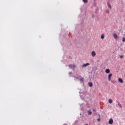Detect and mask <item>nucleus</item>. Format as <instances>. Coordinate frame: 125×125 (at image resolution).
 <instances>
[{
    "label": "nucleus",
    "instance_id": "9b49d317",
    "mask_svg": "<svg viewBox=\"0 0 125 125\" xmlns=\"http://www.w3.org/2000/svg\"><path fill=\"white\" fill-rule=\"evenodd\" d=\"M88 115H92V112H91V110L90 109L88 111Z\"/></svg>",
    "mask_w": 125,
    "mask_h": 125
},
{
    "label": "nucleus",
    "instance_id": "423d86ee",
    "mask_svg": "<svg viewBox=\"0 0 125 125\" xmlns=\"http://www.w3.org/2000/svg\"><path fill=\"white\" fill-rule=\"evenodd\" d=\"M113 36L114 38L115 39V40H117L118 39V35H117L116 34H114Z\"/></svg>",
    "mask_w": 125,
    "mask_h": 125
},
{
    "label": "nucleus",
    "instance_id": "4468645a",
    "mask_svg": "<svg viewBox=\"0 0 125 125\" xmlns=\"http://www.w3.org/2000/svg\"><path fill=\"white\" fill-rule=\"evenodd\" d=\"M105 38V35L104 34H102L101 35V39L103 40Z\"/></svg>",
    "mask_w": 125,
    "mask_h": 125
},
{
    "label": "nucleus",
    "instance_id": "1a4fd4ad",
    "mask_svg": "<svg viewBox=\"0 0 125 125\" xmlns=\"http://www.w3.org/2000/svg\"><path fill=\"white\" fill-rule=\"evenodd\" d=\"M105 73H106V74H109V73H110V70L109 69H106L105 70Z\"/></svg>",
    "mask_w": 125,
    "mask_h": 125
},
{
    "label": "nucleus",
    "instance_id": "2eb2a0df",
    "mask_svg": "<svg viewBox=\"0 0 125 125\" xmlns=\"http://www.w3.org/2000/svg\"><path fill=\"white\" fill-rule=\"evenodd\" d=\"M118 106L119 107H120V108H123V106L122 105V104L118 103Z\"/></svg>",
    "mask_w": 125,
    "mask_h": 125
},
{
    "label": "nucleus",
    "instance_id": "f8f14e48",
    "mask_svg": "<svg viewBox=\"0 0 125 125\" xmlns=\"http://www.w3.org/2000/svg\"><path fill=\"white\" fill-rule=\"evenodd\" d=\"M108 102H109V103H110V104H111V103H113V100H112V99H109L108 100Z\"/></svg>",
    "mask_w": 125,
    "mask_h": 125
},
{
    "label": "nucleus",
    "instance_id": "f03ea898",
    "mask_svg": "<svg viewBox=\"0 0 125 125\" xmlns=\"http://www.w3.org/2000/svg\"><path fill=\"white\" fill-rule=\"evenodd\" d=\"M91 55L93 57H94L96 55V53L94 51H92L91 53Z\"/></svg>",
    "mask_w": 125,
    "mask_h": 125
},
{
    "label": "nucleus",
    "instance_id": "9d476101",
    "mask_svg": "<svg viewBox=\"0 0 125 125\" xmlns=\"http://www.w3.org/2000/svg\"><path fill=\"white\" fill-rule=\"evenodd\" d=\"M80 80L83 83V81H84V79H83V78H81Z\"/></svg>",
    "mask_w": 125,
    "mask_h": 125
},
{
    "label": "nucleus",
    "instance_id": "f3484780",
    "mask_svg": "<svg viewBox=\"0 0 125 125\" xmlns=\"http://www.w3.org/2000/svg\"><path fill=\"white\" fill-rule=\"evenodd\" d=\"M122 42H125V37H123V38Z\"/></svg>",
    "mask_w": 125,
    "mask_h": 125
},
{
    "label": "nucleus",
    "instance_id": "5701e85b",
    "mask_svg": "<svg viewBox=\"0 0 125 125\" xmlns=\"http://www.w3.org/2000/svg\"><path fill=\"white\" fill-rule=\"evenodd\" d=\"M92 17H94L93 15H92Z\"/></svg>",
    "mask_w": 125,
    "mask_h": 125
},
{
    "label": "nucleus",
    "instance_id": "a211bd4d",
    "mask_svg": "<svg viewBox=\"0 0 125 125\" xmlns=\"http://www.w3.org/2000/svg\"><path fill=\"white\" fill-rule=\"evenodd\" d=\"M83 1L84 3H86L87 2V0H83Z\"/></svg>",
    "mask_w": 125,
    "mask_h": 125
},
{
    "label": "nucleus",
    "instance_id": "ddd939ff",
    "mask_svg": "<svg viewBox=\"0 0 125 125\" xmlns=\"http://www.w3.org/2000/svg\"><path fill=\"white\" fill-rule=\"evenodd\" d=\"M88 85H89V86H90V87H91V86H92V83H91V82H89V83H88Z\"/></svg>",
    "mask_w": 125,
    "mask_h": 125
},
{
    "label": "nucleus",
    "instance_id": "aec40b11",
    "mask_svg": "<svg viewBox=\"0 0 125 125\" xmlns=\"http://www.w3.org/2000/svg\"><path fill=\"white\" fill-rule=\"evenodd\" d=\"M120 58H124V56H123V55H121L120 56Z\"/></svg>",
    "mask_w": 125,
    "mask_h": 125
},
{
    "label": "nucleus",
    "instance_id": "f257e3e1",
    "mask_svg": "<svg viewBox=\"0 0 125 125\" xmlns=\"http://www.w3.org/2000/svg\"><path fill=\"white\" fill-rule=\"evenodd\" d=\"M112 76H113V74L112 73H110L108 75V78L109 82L111 81V78H112Z\"/></svg>",
    "mask_w": 125,
    "mask_h": 125
},
{
    "label": "nucleus",
    "instance_id": "4be33fe9",
    "mask_svg": "<svg viewBox=\"0 0 125 125\" xmlns=\"http://www.w3.org/2000/svg\"><path fill=\"white\" fill-rule=\"evenodd\" d=\"M97 121L98 122H100V121H101V119L100 118L97 119Z\"/></svg>",
    "mask_w": 125,
    "mask_h": 125
},
{
    "label": "nucleus",
    "instance_id": "6ab92c4d",
    "mask_svg": "<svg viewBox=\"0 0 125 125\" xmlns=\"http://www.w3.org/2000/svg\"><path fill=\"white\" fill-rule=\"evenodd\" d=\"M111 83H116V81H111Z\"/></svg>",
    "mask_w": 125,
    "mask_h": 125
},
{
    "label": "nucleus",
    "instance_id": "20e7f679",
    "mask_svg": "<svg viewBox=\"0 0 125 125\" xmlns=\"http://www.w3.org/2000/svg\"><path fill=\"white\" fill-rule=\"evenodd\" d=\"M107 4L108 7L110 8V9H111V8H112V6H111V4H110V2H107Z\"/></svg>",
    "mask_w": 125,
    "mask_h": 125
},
{
    "label": "nucleus",
    "instance_id": "dca6fc26",
    "mask_svg": "<svg viewBox=\"0 0 125 125\" xmlns=\"http://www.w3.org/2000/svg\"><path fill=\"white\" fill-rule=\"evenodd\" d=\"M105 12H106V13H110V11L109 10H106L105 11Z\"/></svg>",
    "mask_w": 125,
    "mask_h": 125
},
{
    "label": "nucleus",
    "instance_id": "7ed1b4c3",
    "mask_svg": "<svg viewBox=\"0 0 125 125\" xmlns=\"http://www.w3.org/2000/svg\"><path fill=\"white\" fill-rule=\"evenodd\" d=\"M69 67L70 68H76V65L75 64H69Z\"/></svg>",
    "mask_w": 125,
    "mask_h": 125
},
{
    "label": "nucleus",
    "instance_id": "b1692460",
    "mask_svg": "<svg viewBox=\"0 0 125 125\" xmlns=\"http://www.w3.org/2000/svg\"><path fill=\"white\" fill-rule=\"evenodd\" d=\"M76 79H78V78H77V77H76Z\"/></svg>",
    "mask_w": 125,
    "mask_h": 125
},
{
    "label": "nucleus",
    "instance_id": "0eeeda50",
    "mask_svg": "<svg viewBox=\"0 0 125 125\" xmlns=\"http://www.w3.org/2000/svg\"><path fill=\"white\" fill-rule=\"evenodd\" d=\"M108 123L109 125H113V119H110Z\"/></svg>",
    "mask_w": 125,
    "mask_h": 125
},
{
    "label": "nucleus",
    "instance_id": "6e6552de",
    "mask_svg": "<svg viewBox=\"0 0 125 125\" xmlns=\"http://www.w3.org/2000/svg\"><path fill=\"white\" fill-rule=\"evenodd\" d=\"M118 81L119 82V83H124V81L121 78H119L118 79Z\"/></svg>",
    "mask_w": 125,
    "mask_h": 125
},
{
    "label": "nucleus",
    "instance_id": "412c9836",
    "mask_svg": "<svg viewBox=\"0 0 125 125\" xmlns=\"http://www.w3.org/2000/svg\"><path fill=\"white\" fill-rule=\"evenodd\" d=\"M93 112H96V109H95V108H93Z\"/></svg>",
    "mask_w": 125,
    "mask_h": 125
},
{
    "label": "nucleus",
    "instance_id": "39448f33",
    "mask_svg": "<svg viewBox=\"0 0 125 125\" xmlns=\"http://www.w3.org/2000/svg\"><path fill=\"white\" fill-rule=\"evenodd\" d=\"M89 65H90L89 63H84L83 65V67H86L87 66H89Z\"/></svg>",
    "mask_w": 125,
    "mask_h": 125
}]
</instances>
